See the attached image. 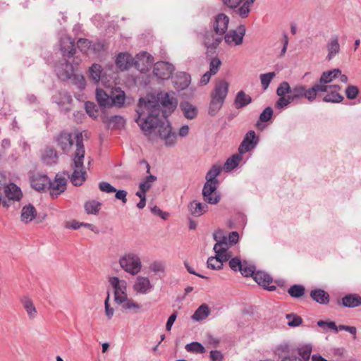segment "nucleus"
Returning a JSON list of instances; mask_svg holds the SVG:
<instances>
[{"mask_svg": "<svg viewBox=\"0 0 361 361\" xmlns=\"http://www.w3.org/2000/svg\"><path fill=\"white\" fill-rule=\"evenodd\" d=\"M176 106L173 93H159L157 102L141 98L136 108L135 121L149 140L155 141L160 138L166 146H173L176 143V135L172 132L169 122L166 119L161 121L159 116L166 118Z\"/></svg>", "mask_w": 361, "mask_h": 361, "instance_id": "obj_1", "label": "nucleus"}, {"mask_svg": "<svg viewBox=\"0 0 361 361\" xmlns=\"http://www.w3.org/2000/svg\"><path fill=\"white\" fill-rule=\"evenodd\" d=\"M57 146L66 154L71 152L72 147L75 145V150L73 154L75 164H81V158L85 157V148L83 145L82 135L80 132L69 133L63 131L55 137Z\"/></svg>", "mask_w": 361, "mask_h": 361, "instance_id": "obj_2", "label": "nucleus"}, {"mask_svg": "<svg viewBox=\"0 0 361 361\" xmlns=\"http://www.w3.org/2000/svg\"><path fill=\"white\" fill-rule=\"evenodd\" d=\"M317 90L314 85L307 89L303 85H297L290 90V94L287 95V98H281L276 102L275 106L279 109H282L290 103L298 101L300 99L305 98L310 102L315 100L317 96Z\"/></svg>", "mask_w": 361, "mask_h": 361, "instance_id": "obj_3", "label": "nucleus"}, {"mask_svg": "<svg viewBox=\"0 0 361 361\" xmlns=\"http://www.w3.org/2000/svg\"><path fill=\"white\" fill-rule=\"evenodd\" d=\"M96 99L101 107H122L126 100V94L120 88L111 90L110 94L100 88L96 90Z\"/></svg>", "mask_w": 361, "mask_h": 361, "instance_id": "obj_4", "label": "nucleus"}, {"mask_svg": "<svg viewBox=\"0 0 361 361\" xmlns=\"http://www.w3.org/2000/svg\"><path fill=\"white\" fill-rule=\"evenodd\" d=\"M120 267L126 273L135 276L142 269V261L139 255L134 252H126L118 259Z\"/></svg>", "mask_w": 361, "mask_h": 361, "instance_id": "obj_5", "label": "nucleus"}, {"mask_svg": "<svg viewBox=\"0 0 361 361\" xmlns=\"http://www.w3.org/2000/svg\"><path fill=\"white\" fill-rule=\"evenodd\" d=\"M108 281L113 288L116 303L128 296V283L126 280L117 276H111Z\"/></svg>", "mask_w": 361, "mask_h": 361, "instance_id": "obj_6", "label": "nucleus"}, {"mask_svg": "<svg viewBox=\"0 0 361 361\" xmlns=\"http://www.w3.org/2000/svg\"><path fill=\"white\" fill-rule=\"evenodd\" d=\"M341 75V70L334 68L331 71L323 72L319 81L315 84L314 86L317 92H325L328 90V86L334 79L338 78Z\"/></svg>", "mask_w": 361, "mask_h": 361, "instance_id": "obj_7", "label": "nucleus"}, {"mask_svg": "<svg viewBox=\"0 0 361 361\" xmlns=\"http://www.w3.org/2000/svg\"><path fill=\"white\" fill-rule=\"evenodd\" d=\"M217 183L206 182L202 189L204 200L209 204H216L220 200V195L216 192Z\"/></svg>", "mask_w": 361, "mask_h": 361, "instance_id": "obj_8", "label": "nucleus"}, {"mask_svg": "<svg viewBox=\"0 0 361 361\" xmlns=\"http://www.w3.org/2000/svg\"><path fill=\"white\" fill-rule=\"evenodd\" d=\"M245 34V27L243 25L238 27L237 30H233L224 35V40L230 46H238L242 44Z\"/></svg>", "mask_w": 361, "mask_h": 361, "instance_id": "obj_9", "label": "nucleus"}, {"mask_svg": "<svg viewBox=\"0 0 361 361\" xmlns=\"http://www.w3.org/2000/svg\"><path fill=\"white\" fill-rule=\"evenodd\" d=\"M154 286L147 276H139L136 277L133 285V290L139 295H147L151 292Z\"/></svg>", "mask_w": 361, "mask_h": 361, "instance_id": "obj_10", "label": "nucleus"}, {"mask_svg": "<svg viewBox=\"0 0 361 361\" xmlns=\"http://www.w3.org/2000/svg\"><path fill=\"white\" fill-rule=\"evenodd\" d=\"M66 183V179L62 176L57 174L52 181L49 180L47 189L52 197H57L65 191Z\"/></svg>", "mask_w": 361, "mask_h": 361, "instance_id": "obj_11", "label": "nucleus"}, {"mask_svg": "<svg viewBox=\"0 0 361 361\" xmlns=\"http://www.w3.org/2000/svg\"><path fill=\"white\" fill-rule=\"evenodd\" d=\"M59 47L64 57L70 59L75 54V41L65 34L61 35L59 38Z\"/></svg>", "mask_w": 361, "mask_h": 361, "instance_id": "obj_12", "label": "nucleus"}, {"mask_svg": "<svg viewBox=\"0 0 361 361\" xmlns=\"http://www.w3.org/2000/svg\"><path fill=\"white\" fill-rule=\"evenodd\" d=\"M174 71V67L172 64L160 61L155 63L154 67V74L161 80L169 79Z\"/></svg>", "mask_w": 361, "mask_h": 361, "instance_id": "obj_13", "label": "nucleus"}, {"mask_svg": "<svg viewBox=\"0 0 361 361\" xmlns=\"http://www.w3.org/2000/svg\"><path fill=\"white\" fill-rule=\"evenodd\" d=\"M214 240L216 243L214 246V250L217 256L223 257V259H229L233 253L229 251V245L227 242V238L224 237L222 240H218L216 235H214Z\"/></svg>", "mask_w": 361, "mask_h": 361, "instance_id": "obj_14", "label": "nucleus"}, {"mask_svg": "<svg viewBox=\"0 0 361 361\" xmlns=\"http://www.w3.org/2000/svg\"><path fill=\"white\" fill-rule=\"evenodd\" d=\"M258 138L255 131H248L238 148L239 154H243L252 150L258 143Z\"/></svg>", "mask_w": 361, "mask_h": 361, "instance_id": "obj_15", "label": "nucleus"}, {"mask_svg": "<svg viewBox=\"0 0 361 361\" xmlns=\"http://www.w3.org/2000/svg\"><path fill=\"white\" fill-rule=\"evenodd\" d=\"M228 87L229 84L225 80L217 81L211 94V98L224 103L228 94Z\"/></svg>", "mask_w": 361, "mask_h": 361, "instance_id": "obj_16", "label": "nucleus"}, {"mask_svg": "<svg viewBox=\"0 0 361 361\" xmlns=\"http://www.w3.org/2000/svg\"><path fill=\"white\" fill-rule=\"evenodd\" d=\"M223 39V35L214 31H207L203 35V44L207 49H215Z\"/></svg>", "mask_w": 361, "mask_h": 361, "instance_id": "obj_17", "label": "nucleus"}, {"mask_svg": "<svg viewBox=\"0 0 361 361\" xmlns=\"http://www.w3.org/2000/svg\"><path fill=\"white\" fill-rule=\"evenodd\" d=\"M229 18L224 13H219L214 18L212 24L213 31L219 35H224L228 26Z\"/></svg>", "mask_w": 361, "mask_h": 361, "instance_id": "obj_18", "label": "nucleus"}, {"mask_svg": "<svg viewBox=\"0 0 361 361\" xmlns=\"http://www.w3.org/2000/svg\"><path fill=\"white\" fill-rule=\"evenodd\" d=\"M83 159L81 158V164L78 166L73 160L74 171L70 179L75 186H80L86 179V172L83 170Z\"/></svg>", "mask_w": 361, "mask_h": 361, "instance_id": "obj_19", "label": "nucleus"}, {"mask_svg": "<svg viewBox=\"0 0 361 361\" xmlns=\"http://www.w3.org/2000/svg\"><path fill=\"white\" fill-rule=\"evenodd\" d=\"M116 304L121 305V310L126 313L137 314L141 312V305L132 298H129L128 296L119 300Z\"/></svg>", "mask_w": 361, "mask_h": 361, "instance_id": "obj_20", "label": "nucleus"}, {"mask_svg": "<svg viewBox=\"0 0 361 361\" xmlns=\"http://www.w3.org/2000/svg\"><path fill=\"white\" fill-rule=\"evenodd\" d=\"M49 183V178L42 173H35L30 178L32 188L37 191H43L47 189Z\"/></svg>", "mask_w": 361, "mask_h": 361, "instance_id": "obj_21", "label": "nucleus"}, {"mask_svg": "<svg viewBox=\"0 0 361 361\" xmlns=\"http://www.w3.org/2000/svg\"><path fill=\"white\" fill-rule=\"evenodd\" d=\"M135 66L142 72L146 71L153 63V57L147 52H142L136 56Z\"/></svg>", "mask_w": 361, "mask_h": 361, "instance_id": "obj_22", "label": "nucleus"}, {"mask_svg": "<svg viewBox=\"0 0 361 361\" xmlns=\"http://www.w3.org/2000/svg\"><path fill=\"white\" fill-rule=\"evenodd\" d=\"M341 87L338 85L328 86V90L325 91L326 95L323 98L325 102L339 103L343 100V97L338 93Z\"/></svg>", "mask_w": 361, "mask_h": 361, "instance_id": "obj_23", "label": "nucleus"}, {"mask_svg": "<svg viewBox=\"0 0 361 361\" xmlns=\"http://www.w3.org/2000/svg\"><path fill=\"white\" fill-rule=\"evenodd\" d=\"M135 61L132 56L128 53H120L116 60L117 68L121 71H126L135 66Z\"/></svg>", "mask_w": 361, "mask_h": 361, "instance_id": "obj_24", "label": "nucleus"}, {"mask_svg": "<svg viewBox=\"0 0 361 361\" xmlns=\"http://www.w3.org/2000/svg\"><path fill=\"white\" fill-rule=\"evenodd\" d=\"M56 71L59 78L61 80L71 79L75 75L74 73L75 66L68 61L61 63V66H57Z\"/></svg>", "mask_w": 361, "mask_h": 361, "instance_id": "obj_25", "label": "nucleus"}, {"mask_svg": "<svg viewBox=\"0 0 361 361\" xmlns=\"http://www.w3.org/2000/svg\"><path fill=\"white\" fill-rule=\"evenodd\" d=\"M4 197L8 198V200H20L22 197L20 188L13 183L6 184L3 190V200H5Z\"/></svg>", "mask_w": 361, "mask_h": 361, "instance_id": "obj_26", "label": "nucleus"}, {"mask_svg": "<svg viewBox=\"0 0 361 361\" xmlns=\"http://www.w3.org/2000/svg\"><path fill=\"white\" fill-rule=\"evenodd\" d=\"M253 279L261 286L269 290H274L275 286H271L272 278L264 271H256L254 274Z\"/></svg>", "mask_w": 361, "mask_h": 361, "instance_id": "obj_27", "label": "nucleus"}, {"mask_svg": "<svg viewBox=\"0 0 361 361\" xmlns=\"http://www.w3.org/2000/svg\"><path fill=\"white\" fill-rule=\"evenodd\" d=\"M180 109L184 116L189 120L195 118L198 114L197 108L188 101H183L180 103Z\"/></svg>", "mask_w": 361, "mask_h": 361, "instance_id": "obj_28", "label": "nucleus"}, {"mask_svg": "<svg viewBox=\"0 0 361 361\" xmlns=\"http://www.w3.org/2000/svg\"><path fill=\"white\" fill-rule=\"evenodd\" d=\"M188 209L192 216L199 217L208 211V206L197 200H193L188 204Z\"/></svg>", "mask_w": 361, "mask_h": 361, "instance_id": "obj_29", "label": "nucleus"}, {"mask_svg": "<svg viewBox=\"0 0 361 361\" xmlns=\"http://www.w3.org/2000/svg\"><path fill=\"white\" fill-rule=\"evenodd\" d=\"M20 301L26 311L29 319H35L37 315V311L32 299L29 296L23 295L20 298Z\"/></svg>", "mask_w": 361, "mask_h": 361, "instance_id": "obj_30", "label": "nucleus"}, {"mask_svg": "<svg viewBox=\"0 0 361 361\" xmlns=\"http://www.w3.org/2000/svg\"><path fill=\"white\" fill-rule=\"evenodd\" d=\"M190 82V77L185 73H180L173 79V84L178 91L187 88Z\"/></svg>", "mask_w": 361, "mask_h": 361, "instance_id": "obj_31", "label": "nucleus"}, {"mask_svg": "<svg viewBox=\"0 0 361 361\" xmlns=\"http://www.w3.org/2000/svg\"><path fill=\"white\" fill-rule=\"evenodd\" d=\"M54 102L64 111L70 110V105L73 101L71 96L66 92H59L53 97Z\"/></svg>", "mask_w": 361, "mask_h": 361, "instance_id": "obj_32", "label": "nucleus"}, {"mask_svg": "<svg viewBox=\"0 0 361 361\" xmlns=\"http://www.w3.org/2000/svg\"><path fill=\"white\" fill-rule=\"evenodd\" d=\"M328 54L326 60L331 61L340 51V44L337 36L331 37L326 44Z\"/></svg>", "mask_w": 361, "mask_h": 361, "instance_id": "obj_33", "label": "nucleus"}, {"mask_svg": "<svg viewBox=\"0 0 361 361\" xmlns=\"http://www.w3.org/2000/svg\"><path fill=\"white\" fill-rule=\"evenodd\" d=\"M36 216L37 211L32 205L28 204L22 208L20 220L24 224L30 223L36 217Z\"/></svg>", "mask_w": 361, "mask_h": 361, "instance_id": "obj_34", "label": "nucleus"}, {"mask_svg": "<svg viewBox=\"0 0 361 361\" xmlns=\"http://www.w3.org/2000/svg\"><path fill=\"white\" fill-rule=\"evenodd\" d=\"M89 77L95 84H97L100 80H103L104 73L102 66L97 63L92 64L89 69Z\"/></svg>", "mask_w": 361, "mask_h": 361, "instance_id": "obj_35", "label": "nucleus"}, {"mask_svg": "<svg viewBox=\"0 0 361 361\" xmlns=\"http://www.w3.org/2000/svg\"><path fill=\"white\" fill-rule=\"evenodd\" d=\"M342 305L349 308L359 307L361 305V296L357 294H348L342 298Z\"/></svg>", "mask_w": 361, "mask_h": 361, "instance_id": "obj_36", "label": "nucleus"}, {"mask_svg": "<svg viewBox=\"0 0 361 361\" xmlns=\"http://www.w3.org/2000/svg\"><path fill=\"white\" fill-rule=\"evenodd\" d=\"M42 160L47 165L56 164L58 160L56 151L51 147H47L42 154Z\"/></svg>", "mask_w": 361, "mask_h": 361, "instance_id": "obj_37", "label": "nucleus"}, {"mask_svg": "<svg viewBox=\"0 0 361 361\" xmlns=\"http://www.w3.org/2000/svg\"><path fill=\"white\" fill-rule=\"evenodd\" d=\"M310 296L314 301L319 304L326 305L329 302V295L322 289L312 290Z\"/></svg>", "mask_w": 361, "mask_h": 361, "instance_id": "obj_38", "label": "nucleus"}, {"mask_svg": "<svg viewBox=\"0 0 361 361\" xmlns=\"http://www.w3.org/2000/svg\"><path fill=\"white\" fill-rule=\"evenodd\" d=\"M251 102L252 98L250 95L246 94L243 91H240L236 94L234 104L236 109H240L247 106Z\"/></svg>", "mask_w": 361, "mask_h": 361, "instance_id": "obj_39", "label": "nucleus"}, {"mask_svg": "<svg viewBox=\"0 0 361 361\" xmlns=\"http://www.w3.org/2000/svg\"><path fill=\"white\" fill-rule=\"evenodd\" d=\"M210 310L205 304L200 305L192 316V319L195 321H202L209 316Z\"/></svg>", "mask_w": 361, "mask_h": 361, "instance_id": "obj_40", "label": "nucleus"}, {"mask_svg": "<svg viewBox=\"0 0 361 361\" xmlns=\"http://www.w3.org/2000/svg\"><path fill=\"white\" fill-rule=\"evenodd\" d=\"M224 258L216 255L214 257H210L208 258L207 264L209 269L213 270H219L222 269L223 263L228 261V259H223Z\"/></svg>", "mask_w": 361, "mask_h": 361, "instance_id": "obj_41", "label": "nucleus"}, {"mask_svg": "<svg viewBox=\"0 0 361 361\" xmlns=\"http://www.w3.org/2000/svg\"><path fill=\"white\" fill-rule=\"evenodd\" d=\"M102 204L96 200H89L85 203L84 207L88 214H97L101 209Z\"/></svg>", "mask_w": 361, "mask_h": 361, "instance_id": "obj_42", "label": "nucleus"}, {"mask_svg": "<svg viewBox=\"0 0 361 361\" xmlns=\"http://www.w3.org/2000/svg\"><path fill=\"white\" fill-rule=\"evenodd\" d=\"M254 1L255 0H245L243 5L235 10V13L243 18H247Z\"/></svg>", "mask_w": 361, "mask_h": 361, "instance_id": "obj_43", "label": "nucleus"}, {"mask_svg": "<svg viewBox=\"0 0 361 361\" xmlns=\"http://www.w3.org/2000/svg\"><path fill=\"white\" fill-rule=\"evenodd\" d=\"M242 160L241 154H233L231 157L228 158L225 164L224 167L226 170L231 171L234 169Z\"/></svg>", "mask_w": 361, "mask_h": 361, "instance_id": "obj_44", "label": "nucleus"}, {"mask_svg": "<svg viewBox=\"0 0 361 361\" xmlns=\"http://www.w3.org/2000/svg\"><path fill=\"white\" fill-rule=\"evenodd\" d=\"M241 269L239 271L245 277L252 276L255 274V267L246 261L243 262Z\"/></svg>", "mask_w": 361, "mask_h": 361, "instance_id": "obj_45", "label": "nucleus"}, {"mask_svg": "<svg viewBox=\"0 0 361 361\" xmlns=\"http://www.w3.org/2000/svg\"><path fill=\"white\" fill-rule=\"evenodd\" d=\"M291 87L288 82H282L276 89V94L281 98H287V95L290 94Z\"/></svg>", "mask_w": 361, "mask_h": 361, "instance_id": "obj_46", "label": "nucleus"}, {"mask_svg": "<svg viewBox=\"0 0 361 361\" xmlns=\"http://www.w3.org/2000/svg\"><path fill=\"white\" fill-rule=\"evenodd\" d=\"M223 104L224 102L211 98L208 109V114L211 116H214L218 113V111L221 109Z\"/></svg>", "mask_w": 361, "mask_h": 361, "instance_id": "obj_47", "label": "nucleus"}, {"mask_svg": "<svg viewBox=\"0 0 361 361\" xmlns=\"http://www.w3.org/2000/svg\"><path fill=\"white\" fill-rule=\"evenodd\" d=\"M288 293L293 298H300L305 293V288L301 285H293L289 288Z\"/></svg>", "mask_w": 361, "mask_h": 361, "instance_id": "obj_48", "label": "nucleus"}, {"mask_svg": "<svg viewBox=\"0 0 361 361\" xmlns=\"http://www.w3.org/2000/svg\"><path fill=\"white\" fill-rule=\"evenodd\" d=\"M276 76L275 72H269L267 73L261 74L259 76L261 84L264 90H267L273 80Z\"/></svg>", "mask_w": 361, "mask_h": 361, "instance_id": "obj_49", "label": "nucleus"}, {"mask_svg": "<svg viewBox=\"0 0 361 361\" xmlns=\"http://www.w3.org/2000/svg\"><path fill=\"white\" fill-rule=\"evenodd\" d=\"M108 123L113 128H120L125 125V119L121 116H114L109 119Z\"/></svg>", "mask_w": 361, "mask_h": 361, "instance_id": "obj_50", "label": "nucleus"}, {"mask_svg": "<svg viewBox=\"0 0 361 361\" xmlns=\"http://www.w3.org/2000/svg\"><path fill=\"white\" fill-rule=\"evenodd\" d=\"M185 350L188 352L204 353L205 352L204 347L198 342H192L185 345Z\"/></svg>", "mask_w": 361, "mask_h": 361, "instance_id": "obj_51", "label": "nucleus"}, {"mask_svg": "<svg viewBox=\"0 0 361 361\" xmlns=\"http://www.w3.org/2000/svg\"><path fill=\"white\" fill-rule=\"evenodd\" d=\"M221 172V169L218 166H214L207 173L206 180L207 182L217 183L216 178L219 176Z\"/></svg>", "mask_w": 361, "mask_h": 361, "instance_id": "obj_52", "label": "nucleus"}, {"mask_svg": "<svg viewBox=\"0 0 361 361\" xmlns=\"http://www.w3.org/2000/svg\"><path fill=\"white\" fill-rule=\"evenodd\" d=\"M286 319H288V325L290 327H296L300 326L302 322V318L294 314H286Z\"/></svg>", "mask_w": 361, "mask_h": 361, "instance_id": "obj_53", "label": "nucleus"}, {"mask_svg": "<svg viewBox=\"0 0 361 361\" xmlns=\"http://www.w3.org/2000/svg\"><path fill=\"white\" fill-rule=\"evenodd\" d=\"M298 353L302 357V358L307 361L310 359V355L312 353V345L310 344H306L300 346L298 348Z\"/></svg>", "mask_w": 361, "mask_h": 361, "instance_id": "obj_54", "label": "nucleus"}, {"mask_svg": "<svg viewBox=\"0 0 361 361\" xmlns=\"http://www.w3.org/2000/svg\"><path fill=\"white\" fill-rule=\"evenodd\" d=\"M157 180V177L153 175H149L146 177L145 180L140 183L139 188L140 190L147 192L152 187V183Z\"/></svg>", "mask_w": 361, "mask_h": 361, "instance_id": "obj_55", "label": "nucleus"}, {"mask_svg": "<svg viewBox=\"0 0 361 361\" xmlns=\"http://www.w3.org/2000/svg\"><path fill=\"white\" fill-rule=\"evenodd\" d=\"M165 268V264L161 261H154L149 267V270L154 273H164Z\"/></svg>", "mask_w": 361, "mask_h": 361, "instance_id": "obj_56", "label": "nucleus"}, {"mask_svg": "<svg viewBox=\"0 0 361 361\" xmlns=\"http://www.w3.org/2000/svg\"><path fill=\"white\" fill-rule=\"evenodd\" d=\"M85 107L87 114L93 118H97L98 116V111L96 109V105L91 102H87L85 104Z\"/></svg>", "mask_w": 361, "mask_h": 361, "instance_id": "obj_57", "label": "nucleus"}, {"mask_svg": "<svg viewBox=\"0 0 361 361\" xmlns=\"http://www.w3.org/2000/svg\"><path fill=\"white\" fill-rule=\"evenodd\" d=\"M221 64V62L218 58L212 59L209 63V71L208 72H209L213 75L216 74L220 68Z\"/></svg>", "mask_w": 361, "mask_h": 361, "instance_id": "obj_58", "label": "nucleus"}, {"mask_svg": "<svg viewBox=\"0 0 361 361\" xmlns=\"http://www.w3.org/2000/svg\"><path fill=\"white\" fill-rule=\"evenodd\" d=\"M229 259V267L233 271H238L241 269L240 267L242 266L243 262H241L239 257H236L232 258L231 257Z\"/></svg>", "mask_w": 361, "mask_h": 361, "instance_id": "obj_59", "label": "nucleus"}, {"mask_svg": "<svg viewBox=\"0 0 361 361\" xmlns=\"http://www.w3.org/2000/svg\"><path fill=\"white\" fill-rule=\"evenodd\" d=\"M110 295L107 293V296L104 300V309H105V314L108 317L109 319H111L114 316V310L111 307L109 304Z\"/></svg>", "mask_w": 361, "mask_h": 361, "instance_id": "obj_60", "label": "nucleus"}, {"mask_svg": "<svg viewBox=\"0 0 361 361\" xmlns=\"http://www.w3.org/2000/svg\"><path fill=\"white\" fill-rule=\"evenodd\" d=\"M273 115V110L270 106L264 109V110L260 114L259 120L262 122L269 121Z\"/></svg>", "mask_w": 361, "mask_h": 361, "instance_id": "obj_61", "label": "nucleus"}, {"mask_svg": "<svg viewBox=\"0 0 361 361\" xmlns=\"http://www.w3.org/2000/svg\"><path fill=\"white\" fill-rule=\"evenodd\" d=\"M359 90L356 86L350 85L345 90V94L349 99H355L358 94Z\"/></svg>", "mask_w": 361, "mask_h": 361, "instance_id": "obj_62", "label": "nucleus"}, {"mask_svg": "<svg viewBox=\"0 0 361 361\" xmlns=\"http://www.w3.org/2000/svg\"><path fill=\"white\" fill-rule=\"evenodd\" d=\"M73 79L74 83L78 86L79 89H85L86 86V82L83 75L75 74L74 76H73Z\"/></svg>", "mask_w": 361, "mask_h": 361, "instance_id": "obj_63", "label": "nucleus"}, {"mask_svg": "<svg viewBox=\"0 0 361 361\" xmlns=\"http://www.w3.org/2000/svg\"><path fill=\"white\" fill-rule=\"evenodd\" d=\"M99 188L101 191L106 193L114 192L116 191V189L107 182L99 183Z\"/></svg>", "mask_w": 361, "mask_h": 361, "instance_id": "obj_64", "label": "nucleus"}]
</instances>
